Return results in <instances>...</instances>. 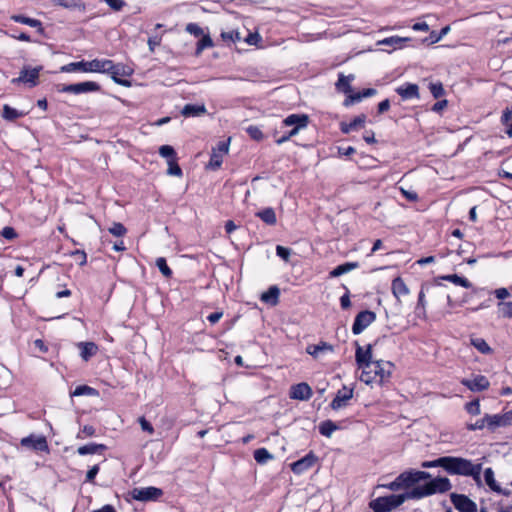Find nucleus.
<instances>
[{
  "mask_svg": "<svg viewBox=\"0 0 512 512\" xmlns=\"http://www.w3.org/2000/svg\"><path fill=\"white\" fill-rule=\"evenodd\" d=\"M403 100L419 98V88L416 84L406 83L396 89Z\"/></svg>",
  "mask_w": 512,
  "mask_h": 512,
  "instance_id": "5701e85b",
  "label": "nucleus"
},
{
  "mask_svg": "<svg viewBox=\"0 0 512 512\" xmlns=\"http://www.w3.org/2000/svg\"><path fill=\"white\" fill-rule=\"evenodd\" d=\"M375 319L376 315L372 311L364 310L358 313L352 325L353 334L359 335L362 333L371 323L375 321Z\"/></svg>",
  "mask_w": 512,
  "mask_h": 512,
  "instance_id": "f8f14e48",
  "label": "nucleus"
},
{
  "mask_svg": "<svg viewBox=\"0 0 512 512\" xmlns=\"http://www.w3.org/2000/svg\"><path fill=\"white\" fill-rule=\"evenodd\" d=\"M487 428V422L485 421V416L482 419H478L475 423L469 424L468 429L471 431L482 430L483 428Z\"/></svg>",
  "mask_w": 512,
  "mask_h": 512,
  "instance_id": "680f3d73",
  "label": "nucleus"
},
{
  "mask_svg": "<svg viewBox=\"0 0 512 512\" xmlns=\"http://www.w3.org/2000/svg\"><path fill=\"white\" fill-rule=\"evenodd\" d=\"M484 479L489 488L495 492H500V486L496 483L494 478V471L492 468H486L484 471Z\"/></svg>",
  "mask_w": 512,
  "mask_h": 512,
  "instance_id": "37998d69",
  "label": "nucleus"
},
{
  "mask_svg": "<svg viewBox=\"0 0 512 512\" xmlns=\"http://www.w3.org/2000/svg\"><path fill=\"white\" fill-rule=\"evenodd\" d=\"M280 295V290L277 286H271L266 292L261 295V300L270 305H276L278 303V298Z\"/></svg>",
  "mask_w": 512,
  "mask_h": 512,
  "instance_id": "2f4dec72",
  "label": "nucleus"
},
{
  "mask_svg": "<svg viewBox=\"0 0 512 512\" xmlns=\"http://www.w3.org/2000/svg\"><path fill=\"white\" fill-rule=\"evenodd\" d=\"M499 313L503 318H512V301L510 302H499L498 303Z\"/></svg>",
  "mask_w": 512,
  "mask_h": 512,
  "instance_id": "de8ad7c7",
  "label": "nucleus"
},
{
  "mask_svg": "<svg viewBox=\"0 0 512 512\" xmlns=\"http://www.w3.org/2000/svg\"><path fill=\"white\" fill-rule=\"evenodd\" d=\"M440 279L449 281L457 286H461L463 288L469 289L472 287V283L465 277L459 276L457 274H450L441 276Z\"/></svg>",
  "mask_w": 512,
  "mask_h": 512,
  "instance_id": "72a5a7b5",
  "label": "nucleus"
},
{
  "mask_svg": "<svg viewBox=\"0 0 512 512\" xmlns=\"http://www.w3.org/2000/svg\"><path fill=\"white\" fill-rule=\"evenodd\" d=\"M391 289L393 295L397 299H399L402 296H406L409 293V289L401 277H396L395 279H393Z\"/></svg>",
  "mask_w": 512,
  "mask_h": 512,
  "instance_id": "cd10ccee",
  "label": "nucleus"
},
{
  "mask_svg": "<svg viewBox=\"0 0 512 512\" xmlns=\"http://www.w3.org/2000/svg\"><path fill=\"white\" fill-rule=\"evenodd\" d=\"M159 154L163 158H166L167 161L172 160V159L176 160V152H175L174 148L170 145H162L159 148Z\"/></svg>",
  "mask_w": 512,
  "mask_h": 512,
  "instance_id": "09e8293b",
  "label": "nucleus"
},
{
  "mask_svg": "<svg viewBox=\"0 0 512 512\" xmlns=\"http://www.w3.org/2000/svg\"><path fill=\"white\" fill-rule=\"evenodd\" d=\"M348 97L345 99L344 101V105L346 107L350 106V105H353L355 103H358L360 102L363 98H362V93L361 92H358V93H348Z\"/></svg>",
  "mask_w": 512,
  "mask_h": 512,
  "instance_id": "4d7b16f0",
  "label": "nucleus"
},
{
  "mask_svg": "<svg viewBox=\"0 0 512 512\" xmlns=\"http://www.w3.org/2000/svg\"><path fill=\"white\" fill-rule=\"evenodd\" d=\"M256 216L268 225H275L277 222L275 211L270 207L257 212Z\"/></svg>",
  "mask_w": 512,
  "mask_h": 512,
  "instance_id": "f704fd0d",
  "label": "nucleus"
},
{
  "mask_svg": "<svg viewBox=\"0 0 512 512\" xmlns=\"http://www.w3.org/2000/svg\"><path fill=\"white\" fill-rule=\"evenodd\" d=\"M501 122L506 126V134L512 137V106L503 111Z\"/></svg>",
  "mask_w": 512,
  "mask_h": 512,
  "instance_id": "58836bf2",
  "label": "nucleus"
},
{
  "mask_svg": "<svg viewBox=\"0 0 512 512\" xmlns=\"http://www.w3.org/2000/svg\"><path fill=\"white\" fill-rule=\"evenodd\" d=\"M451 489L450 480L446 477H437L422 486L413 488L410 491V498L420 499L435 493H444Z\"/></svg>",
  "mask_w": 512,
  "mask_h": 512,
  "instance_id": "7ed1b4c3",
  "label": "nucleus"
},
{
  "mask_svg": "<svg viewBox=\"0 0 512 512\" xmlns=\"http://www.w3.org/2000/svg\"><path fill=\"white\" fill-rule=\"evenodd\" d=\"M185 31L195 37H201L204 34L203 29L197 23H188Z\"/></svg>",
  "mask_w": 512,
  "mask_h": 512,
  "instance_id": "3c124183",
  "label": "nucleus"
},
{
  "mask_svg": "<svg viewBox=\"0 0 512 512\" xmlns=\"http://www.w3.org/2000/svg\"><path fill=\"white\" fill-rule=\"evenodd\" d=\"M485 421L487 422V428L491 432H494L499 427H507L512 424V414H485Z\"/></svg>",
  "mask_w": 512,
  "mask_h": 512,
  "instance_id": "2eb2a0df",
  "label": "nucleus"
},
{
  "mask_svg": "<svg viewBox=\"0 0 512 512\" xmlns=\"http://www.w3.org/2000/svg\"><path fill=\"white\" fill-rule=\"evenodd\" d=\"M466 410L471 415H479L481 413L479 401L473 400V401L467 403Z\"/></svg>",
  "mask_w": 512,
  "mask_h": 512,
  "instance_id": "13d9d810",
  "label": "nucleus"
},
{
  "mask_svg": "<svg viewBox=\"0 0 512 512\" xmlns=\"http://www.w3.org/2000/svg\"><path fill=\"white\" fill-rule=\"evenodd\" d=\"M106 449V446L104 444H96V443H89L83 446H80L77 450L79 455H89V454H97L101 453Z\"/></svg>",
  "mask_w": 512,
  "mask_h": 512,
  "instance_id": "473e14b6",
  "label": "nucleus"
},
{
  "mask_svg": "<svg viewBox=\"0 0 512 512\" xmlns=\"http://www.w3.org/2000/svg\"><path fill=\"white\" fill-rule=\"evenodd\" d=\"M101 86L97 82L86 81L74 84L62 85L58 88V91L61 93H70V94H85L100 91Z\"/></svg>",
  "mask_w": 512,
  "mask_h": 512,
  "instance_id": "6e6552de",
  "label": "nucleus"
},
{
  "mask_svg": "<svg viewBox=\"0 0 512 512\" xmlns=\"http://www.w3.org/2000/svg\"><path fill=\"white\" fill-rule=\"evenodd\" d=\"M108 231L116 237H122L127 233L126 227L119 222H114Z\"/></svg>",
  "mask_w": 512,
  "mask_h": 512,
  "instance_id": "8fccbe9b",
  "label": "nucleus"
},
{
  "mask_svg": "<svg viewBox=\"0 0 512 512\" xmlns=\"http://www.w3.org/2000/svg\"><path fill=\"white\" fill-rule=\"evenodd\" d=\"M42 70V66L30 68V67H24L17 78H13L11 80L12 84H20L23 83L27 85L28 87L32 88L35 87L38 84L39 74Z\"/></svg>",
  "mask_w": 512,
  "mask_h": 512,
  "instance_id": "1a4fd4ad",
  "label": "nucleus"
},
{
  "mask_svg": "<svg viewBox=\"0 0 512 512\" xmlns=\"http://www.w3.org/2000/svg\"><path fill=\"white\" fill-rule=\"evenodd\" d=\"M156 266L166 278H170L172 276V270L167 265L166 259L164 257H159L156 259Z\"/></svg>",
  "mask_w": 512,
  "mask_h": 512,
  "instance_id": "49530a36",
  "label": "nucleus"
},
{
  "mask_svg": "<svg viewBox=\"0 0 512 512\" xmlns=\"http://www.w3.org/2000/svg\"><path fill=\"white\" fill-rule=\"evenodd\" d=\"M112 10L120 11L126 5L123 0H103Z\"/></svg>",
  "mask_w": 512,
  "mask_h": 512,
  "instance_id": "bf43d9fd",
  "label": "nucleus"
},
{
  "mask_svg": "<svg viewBox=\"0 0 512 512\" xmlns=\"http://www.w3.org/2000/svg\"><path fill=\"white\" fill-rule=\"evenodd\" d=\"M109 64L105 67L103 73H109L111 78L118 84L127 85L128 82L126 80H122L119 77H129L133 73V69L127 65L122 63L115 64L112 60L104 59Z\"/></svg>",
  "mask_w": 512,
  "mask_h": 512,
  "instance_id": "0eeeda50",
  "label": "nucleus"
},
{
  "mask_svg": "<svg viewBox=\"0 0 512 512\" xmlns=\"http://www.w3.org/2000/svg\"><path fill=\"white\" fill-rule=\"evenodd\" d=\"M206 113V107L202 105L186 104L181 111L184 117H197Z\"/></svg>",
  "mask_w": 512,
  "mask_h": 512,
  "instance_id": "c85d7f7f",
  "label": "nucleus"
},
{
  "mask_svg": "<svg viewBox=\"0 0 512 512\" xmlns=\"http://www.w3.org/2000/svg\"><path fill=\"white\" fill-rule=\"evenodd\" d=\"M97 396L98 395V391L93 388V387H90L88 385H79L75 388V390L71 393V396L74 397V396Z\"/></svg>",
  "mask_w": 512,
  "mask_h": 512,
  "instance_id": "ea45409f",
  "label": "nucleus"
},
{
  "mask_svg": "<svg viewBox=\"0 0 512 512\" xmlns=\"http://www.w3.org/2000/svg\"><path fill=\"white\" fill-rule=\"evenodd\" d=\"M77 347L80 350V356L84 361H88L98 352V346L94 342H79Z\"/></svg>",
  "mask_w": 512,
  "mask_h": 512,
  "instance_id": "393cba45",
  "label": "nucleus"
},
{
  "mask_svg": "<svg viewBox=\"0 0 512 512\" xmlns=\"http://www.w3.org/2000/svg\"><path fill=\"white\" fill-rule=\"evenodd\" d=\"M355 361L358 368L361 370L370 368L372 363H375V361L372 360V345L368 344L364 349L356 343Z\"/></svg>",
  "mask_w": 512,
  "mask_h": 512,
  "instance_id": "4468645a",
  "label": "nucleus"
},
{
  "mask_svg": "<svg viewBox=\"0 0 512 512\" xmlns=\"http://www.w3.org/2000/svg\"><path fill=\"white\" fill-rule=\"evenodd\" d=\"M308 122H309V118H308V116L306 114H291V115L287 116L282 121V126H284V127H292V129L289 130L288 132L284 133L278 139H276V143L278 145H281L284 142L288 141L291 137H293L296 134H298V132L301 129L307 127Z\"/></svg>",
  "mask_w": 512,
  "mask_h": 512,
  "instance_id": "423d86ee",
  "label": "nucleus"
},
{
  "mask_svg": "<svg viewBox=\"0 0 512 512\" xmlns=\"http://www.w3.org/2000/svg\"><path fill=\"white\" fill-rule=\"evenodd\" d=\"M471 344L482 354H490L492 349L483 338H474Z\"/></svg>",
  "mask_w": 512,
  "mask_h": 512,
  "instance_id": "c03bdc74",
  "label": "nucleus"
},
{
  "mask_svg": "<svg viewBox=\"0 0 512 512\" xmlns=\"http://www.w3.org/2000/svg\"><path fill=\"white\" fill-rule=\"evenodd\" d=\"M410 498V491L403 494H391L389 496L378 497L369 504L373 512H390Z\"/></svg>",
  "mask_w": 512,
  "mask_h": 512,
  "instance_id": "20e7f679",
  "label": "nucleus"
},
{
  "mask_svg": "<svg viewBox=\"0 0 512 512\" xmlns=\"http://www.w3.org/2000/svg\"><path fill=\"white\" fill-rule=\"evenodd\" d=\"M254 459L258 464H265L273 459V455L266 448H259L254 451Z\"/></svg>",
  "mask_w": 512,
  "mask_h": 512,
  "instance_id": "79ce46f5",
  "label": "nucleus"
},
{
  "mask_svg": "<svg viewBox=\"0 0 512 512\" xmlns=\"http://www.w3.org/2000/svg\"><path fill=\"white\" fill-rule=\"evenodd\" d=\"M358 267L357 262H347L342 265L337 266L330 272L331 277H339L345 273H348Z\"/></svg>",
  "mask_w": 512,
  "mask_h": 512,
  "instance_id": "e433bc0d",
  "label": "nucleus"
},
{
  "mask_svg": "<svg viewBox=\"0 0 512 512\" xmlns=\"http://www.w3.org/2000/svg\"><path fill=\"white\" fill-rule=\"evenodd\" d=\"M161 44V37L158 35L151 36L148 39V46L151 52L155 51V48Z\"/></svg>",
  "mask_w": 512,
  "mask_h": 512,
  "instance_id": "69168bd1",
  "label": "nucleus"
},
{
  "mask_svg": "<svg viewBox=\"0 0 512 512\" xmlns=\"http://www.w3.org/2000/svg\"><path fill=\"white\" fill-rule=\"evenodd\" d=\"M399 482L402 484L403 488H409L412 485L420 482L421 480H425L430 477V474L424 471H415V470H408L404 471L398 476Z\"/></svg>",
  "mask_w": 512,
  "mask_h": 512,
  "instance_id": "ddd939ff",
  "label": "nucleus"
},
{
  "mask_svg": "<svg viewBox=\"0 0 512 512\" xmlns=\"http://www.w3.org/2000/svg\"><path fill=\"white\" fill-rule=\"evenodd\" d=\"M411 41L409 37L391 36L378 42L379 45L391 46L392 49L402 48L405 43Z\"/></svg>",
  "mask_w": 512,
  "mask_h": 512,
  "instance_id": "bb28decb",
  "label": "nucleus"
},
{
  "mask_svg": "<svg viewBox=\"0 0 512 512\" xmlns=\"http://www.w3.org/2000/svg\"><path fill=\"white\" fill-rule=\"evenodd\" d=\"M109 64L104 59H93L91 61H79V62H71L66 65L60 67V72L62 73H72V72H96L103 73L105 67Z\"/></svg>",
  "mask_w": 512,
  "mask_h": 512,
  "instance_id": "39448f33",
  "label": "nucleus"
},
{
  "mask_svg": "<svg viewBox=\"0 0 512 512\" xmlns=\"http://www.w3.org/2000/svg\"><path fill=\"white\" fill-rule=\"evenodd\" d=\"M276 254H277V256L282 258L283 260L288 261V259L290 257V254H291V251H290V249H288L286 247L278 245L276 247Z\"/></svg>",
  "mask_w": 512,
  "mask_h": 512,
  "instance_id": "052dcab7",
  "label": "nucleus"
},
{
  "mask_svg": "<svg viewBox=\"0 0 512 512\" xmlns=\"http://www.w3.org/2000/svg\"><path fill=\"white\" fill-rule=\"evenodd\" d=\"M353 392V388L343 386L340 390H338L335 398L332 400L330 404L331 408L333 410H339L347 406L348 401L353 397Z\"/></svg>",
  "mask_w": 512,
  "mask_h": 512,
  "instance_id": "aec40b11",
  "label": "nucleus"
},
{
  "mask_svg": "<svg viewBox=\"0 0 512 512\" xmlns=\"http://www.w3.org/2000/svg\"><path fill=\"white\" fill-rule=\"evenodd\" d=\"M312 396V390L307 383L293 385L290 390V398L297 400H308Z\"/></svg>",
  "mask_w": 512,
  "mask_h": 512,
  "instance_id": "412c9836",
  "label": "nucleus"
},
{
  "mask_svg": "<svg viewBox=\"0 0 512 512\" xmlns=\"http://www.w3.org/2000/svg\"><path fill=\"white\" fill-rule=\"evenodd\" d=\"M393 367L389 361L376 360L370 368L362 370L360 380L367 385H383L389 380Z\"/></svg>",
  "mask_w": 512,
  "mask_h": 512,
  "instance_id": "f03ea898",
  "label": "nucleus"
},
{
  "mask_svg": "<svg viewBox=\"0 0 512 512\" xmlns=\"http://www.w3.org/2000/svg\"><path fill=\"white\" fill-rule=\"evenodd\" d=\"M317 461V457L313 452H309L301 459L293 462L291 466V470L293 473L300 475L309 470Z\"/></svg>",
  "mask_w": 512,
  "mask_h": 512,
  "instance_id": "f3484780",
  "label": "nucleus"
},
{
  "mask_svg": "<svg viewBox=\"0 0 512 512\" xmlns=\"http://www.w3.org/2000/svg\"><path fill=\"white\" fill-rule=\"evenodd\" d=\"M430 92L433 95L434 98L438 99L444 95V88L443 85L438 83H431L430 84Z\"/></svg>",
  "mask_w": 512,
  "mask_h": 512,
  "instance_id": "5fc2aeb1",
  "label": "nucleus"
},
{
  "mask_svg": "<svg viewBox=\"0 0 512 512\" xmlns=\"http://www.w3.org/2000/svg\"><path fill=\"white\" fill-rule=\"evenodd\" d=\"M220 36L226 43H236L241 40L240 32L237 30L223 31Z\"/></svg>",
  "mask_w": 512,
  "mask_h": 512,
  "instance_id": "a18cd8bd",
  "label": "nucleus"
},
{
  "mask_svg": "<svg viewBox=\"0 0 512 512\" xmlns=\"http://www.w3.org/2000/svg\"><path fill=\"white\" fill-rule=\"evenodd\" d=\"M449 31H450V26L443 27L440 30V32L431 31L429 36L423 40V43H426L428 45L435 44V43L439 42L445 35H447Z\"/></svg>",
  "mask_w": 512,
  "mask_h": 512,
  "instance_id": "c9c22d12",
  "label": "nucleus"
},
{
  "mask_svg": "<svg viewBox=\"0 0 512 512\" xmlns=\"http://www.w3.org/2000/svg\"><path fill=\"white\" fill-rule=\"evenodd\" d=\"M338 425L331 420H326L320 423L319 432L325 437H331L333 432L338 429Z\"/></svg>",
  "mask_w": 512,
  "mask_h": 512,
  "instance_id": "4c0bfd02",
  "label": "nucleus"
},
{
  "mask_svg": "<svg viewBox=\"0 0 512 512\" xmlns=\"http://www.w3.org/2000/svg\"><path fill=\"white\" fill-rule=\"evenodd\" d=\"M21 445L25 448L35 451H48V443L44 436L30 435L21 439Z\"/></svg>",
  "mask_w": 512,
  "mask_h": 512,
  "instance_id": "a211bd4d",
  "label": "nucleus"
},
{
  "mask_svg": "<svg viewBox=\"0 0 512 512\" xmlns=\"http://www.w3.org/2000/svg\"><path fill=\"white\" fill-rule=\"evenodd\" d=\"M11 20H13L16 23H21L24 25H28L33 28H37L39 33H43L44 29L42 27L41 21L38 19L30 18L24 15H12Z\"/></svg>",
  "mask_w": 512,
  "mask_h": 512,
  "instance_id": "a878e982",
  "label": "nucleus"
},
{
  "mask_svg": "<svg viewBox=\"0 0 512 512\" xmlns=\"http://www.w3.org/2000/svg\"><path fill=\"white\" fill-rule=\"evenodd\" d=\"M231 138L218 142L217 146L212 149L209 167L216 170L221 167L223 158L229 152Z\"/></svg>",
  "mask_w": 512,
  "mask_h": 512,
  "instance_id": "9b49d317",
  "label": "nucleus"
},
{
  "mask_svg": "<svg viewBox=\"0 0 512 512\" xmlns=\"http://www.w3.org/2000/svg\"><path fill=\"white\" fill-rule=\"evenodd\" d=\"M333 351V346L327 342H320L317 345H308L306 348V352L314 358H319L322 354L331 353Z\"/></svg>",
  "mask_w": 512,
  "mask_h": 512,
  "instance_id": "b1692460",
  "label": "nucleus"
},
{
  "mask_svg": "<svg viewBox=\"0 0 512 512\" xmlns=\"http://www.w3.org/2000/svg\"><path fill=\"white\" fill-rule=\"evenodd\" d=\"M443 457H439L435 460H432V461H424L422 463V467L423 468H433V467H441L443 468Z\"/></svg>",
  "mask_w": 512,
  "mask_h": 512,
  "instance_id": "e2e57ef3",
  "label": "nucleus"
},
{
  "mask_svg": "<svg viewBox=\"0 0 512 512\" xmlns=\"http://www.w3.org/2000/svg\"><path fill=\"white\" fill-rule=\"evenodd\" d=\"M55 4L67 9L81 8L79 0H55Z\"/></svg>",
  "mask_w": 512,
  "mask_h": 512,
  "instance_id": "603ef678",
  "label": "nucleus"
},
{
  "mask_svg": "<svg viewBox=\"0 0 512 512\" xmlns=\"http://www.w3.org/2000/svg\"><path fill=\"white\" fill-rule=\"evenodd\" d=\"M25 115H27V112L19 111L8 104L3 106V111L1 114L2 118L7 121H14L18 118L24 117Z\"/></svg>",
  "mask_w": 512,
  "mask_h": 512,
  "instance_id": "c756f323",
  "label": "nucleus"
},
{
  "mask_svg": "<svg viewBox=\"0 0 512 512\" xmlns=\"http://www.w3.org/2000/svg\"><path fill=\"white\" fill-rule=\"evenodd\" d=\"M246 132L252 139L256 141H260L263 139V133L257 126L250 125L249 127H247Z\"/></svg>",
  "mask_w": 512,
  "mask_h": 512,
  "instance_id": "864d4df0",
  "label": "nucleus"
},
{
  "mask_svg": "<svg viewBox=\"0 0 512 512\" xmlns=\"http://www.w3.org/2000/svg\"><path fill=\"white\" fill-rule=\"evenodd\" d=\"M213 41L210 37L209 34H203L201 36V39L198 41L197 43V46H196V50H195V55L196 56H199L203 50H205L206 48H210V47H213Z\"/></svg>",
  "mask_w": 512,
  "mask_h": 512,
  "instance_id": "a19ab883",
  "label": "nucleus"
},
{
  "mask_svg": "<svg viewBox=\"0 0 512 512\" xmlns=\"http://www.w3.org/2000/svg\"><path fill=\"white\" fill-rule=\"evenodd\" d=\"M451 502L459 512H477V505L466 495L463 494H451Z\"/></svg>",
  "mask_w": 512,
  "mask_h": 512,
  "instance_id": "dca6fc26",
  "label": "nucleus"
},
{
  "mask_svg": "<svg viewBox=\"0 0 512 512\" xmlns=\"http://www.w3.org/2000/svg\"><path fill=\"white\" fill-rule=\"evenodd\" d=\"M354 80V75L350 74L345 76L344 74H339L338 81L336 83V87L339 91L348 94L352 92L351 82Z\"/></svg>",
  "mask_w": 512,
  "mask_h": 512,
  "instance_id": "7c9ffc66",
  "label": "nucleus"
},
{
  "mask_svg": "<svg viewBox=\"0 0 512 512\" xmlns=\"http://www.w3.org/2000/svg\"><path fill=\"white\" fill-rule=\"evenodd\" d=\"M461 384L472 392L484 391L490 386L489 380L483 375H476L472 379L463 378Z\"/></svg>",
  "mask_w": 512,
  "mask_h": 512,
  "instance_id": "6ab92c4d",
  "label": "nucleus"
},
{
  "mask_svg": "<svg viewBox=\"0 0 512 512\" xmlns=\"http://www.w3.org/2000/svg\"><path fill=\"white\" fill-rule=\"evenodd\" d=\"M131 497L141 502L157 501L163 496V490L157 487H139L131 491Z\"/></svg>",
  "mask_w": 512,
  "mask_h": 512,
  "instance_id": "9d476101",
  "label": "nucleus"
},
{
  "mask_svg": "<svg viewBox=\"0 0 512 512\" xmlns=\"http://www.w3.org/2000/svg\"><path fill=\"white\" fill-rule=\"evenodd\" d=\"M139 424L143 431L148 432L149 434L154 433V428L150 422H148L144 417L139 418Z\"/></svg>",
  "mask_w": 512,
  "mask_h": 512,
  "instance_id": "338daca9",
  "label": "nucleus"
},
{
  "mask_svg": "<svg viewBox=\"0 0 512 512\" xmlns=\"http://www.w3.org/2000/svg\"><path fill=\"white\" fill-rule=\"evenodd\" d=\"M1 235H2L5 239H7V240H13V239H14V238H16V236H17V234H16V232H15L14 228L9 227V226L5 227V228L2 230Z\"/></svg>",
  "mask_w": 512,
  "mask_h": 512,
  "instance_id": "774afa93",
  "label": "nucleus"
},
{
  "mask_svg": "<svg viewBox=\"0 0 512 512\" xmlns=\"http://www.w3.org/2000/svg\"><path fill=\"white\" fill-rule=\"evenodd\" d=\"M443 469L451 475L471 476L476 482L480 481L482 465L473 464L461 457L443 456Z\"/></svg>",
  "mask_w": 512,
  "mask_h": 512,
  "instance_id": "f257e3e1",
  "label": "nucleus"
},
{
  "mask_svg": "<svg viewBox=\"0 0 512 512\" xmlns=\"http://www.w3.org/2000/svg\"><path fill=\"white\" fill-rule=\"evenodd\" d=\"M366 123V115L361 114L355 117L350 122H341L340 130L344 134H348L352 131H357L365 126Z\"/></svg>",
  "mask_w": 512,
  "mask_h": 512,
  "instance_id": "4be33fe9",
  "label": "nucleus"
},
{
  "mask_svg": "<svg viewBox=\"0 0 512 512\" xmlns=\"http://www.w3.org/2000/svg\"><path fill=\"white\" fill-rule=\"evenodd\" d=\"M169 168L167 170V173L172 176H178L180 177L182 175V170L180 166L176 163V160H168Z\"/></svg>",
  "mask_w": 512,
  "mask_h": 512,
  "instance_id": "6e6d98bb",
  "label": "nucleus"
},
{
  "mask_svg": "<svg viewBox=\"0 0 512 512\" xmlns=\"http://www.w3.org/2000/svg\"><path fill=\"white\" fill-rule=\"evenodd\" d=\"M244 41L249 45H257L261 41V36L257 33H249Z\"/></svg>",
  "mask_w": 512,
  "mask_h": 512,
  "instance_id": "0e129e2a",
  "label": "nucleus"
}]
</instances>
